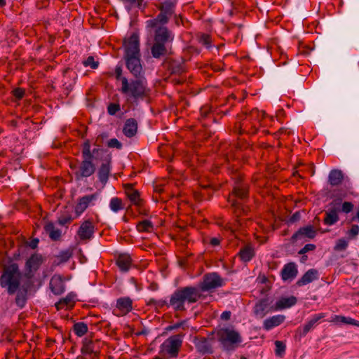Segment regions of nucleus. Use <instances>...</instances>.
<instances>
[{
  "label": "nucleus",
  "mask_w": 359,
  "mask_h": 359,
  "mask_svg": "<svg viewBox=\"0 0 359 359\" xmlns=\"http://www.w3.org/2000/svg\"><path fill=\"white\" fill-rule=\"evenodd\" d=\"M81 154L83 160L74 172L77 180L88 177L95 173L96 167L93 160L102 159L104 150L100 148H94L91 150L90 141L87 140L83 144Z\"/></svg>",
  "instance_id": "f257e3e1"
},
{
  "label": "nucleus",
  "mask_w": 359,
  "mask_h": 359,
  "mask_svg": "<svg viewBox=\"0 0 359 359\" xmlns=\"http://www.w3.org/2000/svg\"><path fill=\"white\" fill-rule=\"evenodd\" d=\"M201 297L199 288L184 287L175 291L170 297L168 305L172 306L175 311H184L185 310V303H196Z\"/></svg>",
  "instance_id": "f03ea898"
},
{
  "label": "nucleus",
  "mask_w": 359,
  "mask_h": 359,
  "mask_svg": "<svg viewBox=\"0 0 359 359\" xmlns=\"http://www.w3.org/2000/svg\"><path fill=\"white\" fill-rule=\"evenodd\" d=\"M120 90L123 95L134 100L142 99L149 93L147 81L143 77L136 78L135 80L130 81L126 77H123Z\"/></svg>",
  "instance_id": "7ed1b4c3"
},
{
  "label": "nucleus",
  "mask_w": 359,
  "mask_h": 359,
  "mask_svg": "<svg viewBox=\"0 0 359 359\" xmlns=\"http://www.w3.org/2000/svg\"><path fill=\"white\" fill-rule=\"evenodd\" d=\"M21 273L16 264H12L4 268L0 278V285L6 288L9 294H13L19 289Z\"/></svg>",
  "instance_id": "20e7f679"
},
{
  "label": "nucleus",
  "mask_w": 359,
  "mask_h": 359,
  "mask_svg": "<svg viewBox=\"0 0 359 359\" xmlns=\"http://www.w3.org/2000/svg\"><path fill=\"white\" fill-rule=\"evenodd\" d=\"M217 340L226 351H233L242 342V338L238 331L232 327H225L217 331Z\"/></svg>",
  "instance_id": "39448f33"
},
{
  "label": "nucleus",
  "mask_w": 359,
  "mask_h": 359,
  "mask_svg": "<svg viewBox=\"0 0 359 359\" xmlns=\"http://www.w3.org/2000/svg\"><path fill=\"white\" fill-rule=\"evenodd\" d=\"M124 57L140 56L139 35L133 33L131 36L124 39Z\"/></svg>",
  "instance_id": "423d86ee"
},
{
  "label": "nucleus",
  "mask_w": 359,
  "mask_h": 359,
  "mask_svg": "<svg viewBox=\"0 0 359 359\" xmlns=\"http://www.w3.org/2000/svg\"><path fill=\"white\" fill-rule=\"evenodd\" d=\"M182 344V336L175 335L169 337L163 344V351L171 357H176Z\"/></svg>",
  "instance_id": "0eeeda50"
},
{
  "label": "nucleus",
  "mask_w": 359,
  "mask_h": 359,
  "mask_svg": "<svg viewBox=\"0 0 359 359\" xmlns=\"http://www.w3.org/2000/svg\"><path fill=\"white\" fill-rule=\"evenodd\" d=\"M223 284L224 282L222 278L217 273H212L204 276L203 281L198 288L200 289L201 293V292L209 291L221 287Z\"/></svg>",
  "instance_id": "6e6552de"
},
{
  "label": "nucleus",
  "mask_w": 359,
  "mask_h": 359,
  "mask_svg": "<svg viewBox=\"0 0 359 359\" xmlns=\"http://www.w3.org/2000/svg\"><path fill=\"white\" fill-rule=\"evenodd\" d=\"M329 206L328 210L325 212L323 222L326 225L332 226L336 224L339 219L338 213L340 212L341 202L334 200L330 203Z\"/></svg>",
  "instance_id": "1a4fd4ad"
},
{
  "label": "nucleus",
  "mask_w": 359,
  "mask_h": 359,
  "mask_svg": "<svg viewBox=\"0 0 359 359\" xmlns=\"http://www.w3.org/2000/svg\"><path fill=\"white\" fill-rule=\"evenodd\" d=\"M126 67L133 76L135 78H142L144 75L143 68L141 64L140 56L124 57Z\"/></svg>",
  "instance_id": "9d476101"
},
{
  "label": "nucleus",
  "mask_w": 359,
  "mask_h": 359,
  "mask_svg": "<svg viewBox=\"0 0 359 359\" xmlns=\"http://www.w3.org/2000/svg\"><path fill=\"white\" fill-rule=\"evenodd\" d=\"M95 225L91 219L83 221L77 231V236L81 241H89L93 237Z\"/></svg>",
  "instance_id": "9b49d317"
},
{
  "label": "nucleus",
  "mask_w": 359,
  "mask_h": 359,
  "mask_svg": "<svg viewBox=\"0 0 359 359\" xmlns=\"http://www.w3.org/2000/svg\"><path fill=\"white\" fill-rule=\"evenodd\" d=\"M198 352L202 354L212 353V339L195 337L193 341Z\"/></svg>",
  "instance_id": "f8f14e48"
},
{
  "label": "nucleus",
  "mask_w": 359,
  "mask_h": 359,
  "mask_svg": "<svg viewBox=\"0 0 359 359\" xmlns=\"http://www.w3.org/2000/svg\"><path fill=\"white\" fill-rule=\"evenodd\" d=\"M173 35L167 27L160 25L155 31L154 41L168 45L173 40Z\"/></svg>",
  "instance_id": "ddd939ff"
},
{
  "label": "nucleus",
  "mask_w": 359,
  "mask_h": 359,
  "mask_svg": "<svg viewBox=\"0 0 359 359\" xmlns=\"http://www.w3.org/2000/svg\"><path fill=\"white\" fill-rule=\"evenodd\" d=\"M98 197L97 194L86 195L80 198L77 204L75 206V213L77 216L81 215L92 203L93 201L97 200Z\"/></svg>",
  "instance_id": "4468645a"
},
{
  "label": "nucleus",
  "mask_w": 359,
  "mask_h": 359,
  "mask_svg": "<svg viewBox=\"0 0 359 359\" xmlns=\"http://www.w3.org/2000/svg\"><path fill=\"white\" fill-rule=\"evenodd\" d=\"M49 287L51 292L55 295L62 294L65 290V285L62 277L55 274L50 279Z\"/></svg>",
  "instance_id": "2eb2a0df"
},
{
  "label": "nucleus",
  "mask_w": 359,
  "mask_h": 359,
  "mask_svg": "<svg viewBox=\"0 0 359 359\" xmlns=\"http://www.w3.org/2000/svg\"><path fill=\"white\" fill-rule=\"evenodd\" d=\"M315 236L316 231L314 227L311 225H309L299 229L294 234H293L292 240L293 242H297L306 238H313Z\"/></svg>",
  "instance_id": "dca6fc26"
},
{
  "label": "nucleus",
  "mask_w": 359,
  "mask_h": 359,
  "mask_svg": "<svg viewBox=\"0 0 359 359\" xmlns=\"http://www.w3.org/2000/svg\"><path fill=\"white\" fill-rule=\"evenodd\" d=\"M270 311V302L266 298L257 302L254 306V313L259 318H264Z\"/></svg>",
  "instance_id": "f3484780"
},
{
  "label": "nucleus",
  "mask_w": 359,
  "mask_h": 359,
  "mask_svg": "<svg viewBox=\"0 0 359 359\" xmlns=\"http://www.w3.org/2000/svg\"><path fill=\"white\" fill-rule=\"evenodd\" d=\"M110 173V157L107 156L98 170L97 176L102 184H105Z\"/></svg>",
  "instance_id": "a211bd4d"
},
{
  "label": "nucleus",
  "mask_w": 359,
  "mask_h": 359,
  "mask_svg": "<svg viewBox=\"0 0 359 359\" xmlns=\"http://www.w3.org/2000/svg\"><path fill=\"white\" fill-rule=\"evenodd\" d=\"M298 271L294 263L285 264L281 271V277L283 280H293L297 275Z\"/></svg>",
  "instance_id": "6ab92c4d"
},
{
  "label": "nucleus",
  "mask_w": 359,
  "mask_h": 359,
  "mask_svg": "<svg viewBox=\"0 0 359 359\" xmlns=\"http://www.w3.org/2000/svg\"><path fill=\"white\" fill-rule=\"evenodd\" d=\"M324 317L325 315L323 313H319L313 316L312 318L308 321L302 328L299 327L297 332H299L302 336H305L311 329L316 326L317 323Z\"/></svg>",
  "instance_id": "aec40b11"
},
{
  "label": "nucleus",
  "mask_w": 359,
  "mask_h": 359,
  "mask_svg": "<svg viewBox=\"0 0 359 359\" xmlns=\"http://www.w3.org/2000/svg\"><path fill=\"white\" fill-rule=\"evenodd\" d=\"M285 316L283 315H276L271 318L266 319L264 321L263 327L266 330H270L272 328L280 325L284 322Z\"/></svg>",
  "instance_id": "412c9836"
},
{
  "label": "nucleus",
  "mask_w": 359,
  "mask_h": 359,
  "mask_svg": "<svg viewBox=\"0 0 359 359\" xmlns=\"http://www.w3.org/2000/svg\"><path fill=\"white\" fill-rule=\"evenodd\" d=\"M318 278V271L313 269L307 271L303 276L297 282L298 286L307 285Z\"/></svg>",
  "instance_id": "4be33fe9"
},
{
  "label": "nucleus",
  "mask_w": 359,
  "mask_h": 359,
  "mask_svg": "<svg viewBox=\"0 0 359 359\" xmlns=\"http://www.w3.org/2000/svg\"><path fill=\"white\" fill-rule=\"evenodd\" d=\"M297 303V298L294 296L289 297H283L276 302L274 311L282 310L287 308H290Z\"/></svg>",
  "instance_id": "5701e85b"
},
{
  "label": "nucleus",
  "mask_w": 359,
  "mask_h": 359,
  "mask_svg": "<svg viewBox=\"0 0 359 359\" xmlns=\"http://www.w3.org/2000/svg\"><path fill=\"white\" fill-rule=\"evenodd\" d=\"M132 300L129 297H121L116 301V307L122 314H126L132 310Z\"/></svg>",
  "instance_id": "b1692460"
},
{
  "label": "nucleus",
  "mask_w": 359,
  "mask_h": 359,
  "mask_svg": "<svg viewBox=\"0 0 359 359\" xmlns=\"http://www.w3.org/2000/svg\"><path fill=\"white\" fill-rule=\"evenodd\" d=\"M137 130V123L134 118L128 119L124 125L123 132L128 137L134 136Z\"/></svg>",
  "instance_id": "393cba45"
},
{
  "label": "nucleus",
  "mask_w": 359,
  "mask_h": 359,
  "mask_svg": "<svg viewBox=\"0 0 359 359\" xmlns=\"http://www.w3.org/2000/svg\"><path fill=\"white\" fill-rule=\"evenodd\" d=\"M126 194L129 200L135 205H141V198L138 191L133 189L131 184H128L126 187Z\"/></svg>",
  "instance_id": "a878e982"
},
{
  "label": "nucleus",
  "mask_w": 359,
  "mask_h": 359,
  "mask_svg": "<svg viewBox=\"0 0 359 359\" xmlns=\"http://www.w3.org/2000/svg\"><path fill=\"white\" fill-rule=\"evenodd\" d=\"M151 53L154 58L165 56L168 53L167 45L154 41L151 48Z\"/></svg>",
  "instance_id": "bb28decb"
},
{
  "label": "nucleus",
  "mask_w": 359,
  "mask_h": 359,
  "mask_svg": "<svg viewBox=\"0 0 359 359\" xmlns=\"http://www.w3.org/2000/svg\"><path fill=\"white\" fill-rule=\"evenodd\" d=\"M170 17V16L168 14L161 11V13L157 15V17L155 19L149 20L147 22V26L150 27L157 28L158 27H159L158 25L165 24L168 21Z\"/></svg>",
  "instance_id": "cd10ccee"
},
{
  "label": "nucleus",
  "mask_w": 359,
  "mask_h": 359,
  "mask_svg": "<svg viewBox=\"0 0 359 359\" xmlns=\"http://www.w3.org/2000/svg\"><path fill=\"white\" fill-rule=\"evenodd\" d=\"M44 230L53 241L59 240L62 236V231L57 229L51 222L46 224Z\"/></svg>",
  "instance_id": "c85d7f7f"
},
{
  "label": "nucleus",
  "mask_w": 359,
  "mask_h": 359,
  "mask_svg": "<svg viewBox=\"0 0 359 359\" xmlns=\"http://www.w3.org/2000/svg\"><path fill=\"white\" fill-rule=\"evenodd\" d=\"M42 263V257L39 255H33L27 261L26 266L29 272L36 271Z\"/></svg>",
  "instance_id": "c756f323"
},
{
  "label": "nucleus",
  "mask_w": 359,
  "mask_h": 359,
  "mask_svg": "<svg viewBox=\"0 0 359 359\" xmlns=\"http://www.w3.org/2000/svg\"><path fill=\"white\" fill-rule=\"evenodd\" d=\"M116 264L122 271H127L131 265V258L128 255H120L116 260Z\"/></svg>",
  "instance_id": "7c9ffc66"
},
{
  "label": "nucleus",
  "mask_w": 359,
  "mask_h": 359,
  "mask_svg": "<svg viewBox=\"0 0 359 359\" xmlns=\"http://www.w3.org/2000/svg\"><path fill=\"white\" fill-rule=\"evenodd\" d=\"M343 180V174L341 170H332L330 171L328 176L329 183L332 186H337L340 184Z\"/></svg>",
  "instance_id": "2f4dec72"
},
{
  "label": "nucleus",
  "mask_w": 359,
  "mask_h": 359,
  "mask_svg": "<svg viewBox=\"0 0 359 359\" xmlns=\"http://www.w3.org/2000/svg\"><path fill=\"white\" fill-rule=\"evenodd\" d=\"M81 351L84 354L95 353L96 355L97 350L95 347V343L88 338H85L83 341Z\"/></svg>",
  "instance_id": "473e14b6"
},
{
  "label": "nucleus",
  "mask_w": 359,
  "mask_h": 359,
  "mask_svg": "<svg viewBox=\"0 0 359 359\" xmlns=\"http://www.w3.org/2000/svg\"><path fill=\"white\" fill-rule=\"evenodd\" d=\"M75 295L72 293L68 294L65 298L61 299L55 304V307L57 310L62 309L64 306H73L74 302Z\"/></svg>",
  "instance_id": "72a5a7b5"
},
{
  "label": "nucleus",
  "mask_w": 359,
  "mask_h": 359,
  "mask_svg": "<svg viewBox=\"0 0 359 359\" xmlns=\"http://www.w3.org/2000/svg\"><path fill=\"white\" fill-rule=\"evenodd\" d=\"M233 196L240 199L245 198L248 196V188L246 185L242 183H237L233 188L232 196Z\"/></svg>",
  "instance_id": "f704fd0d"
},
{
  "label": "nucleus",
  "mask_w": 359,
  "mask_h": 359,
  "mask_svg": "<svg viewBox=\"0 0 359 359\" xmlns=\"http://www.w3.org/2000/svg\"><path fill=\"white\" fill-rule=\"evenodd\" d=\"M255 255L254 250L250 246H245L238 253L241 259L245 262H249Z\"/></svg>",
  "instance_id": "c9c22d12"
},
{
  "label": "nucleus",
  "mask_w": 359,
  "mask_h": 359,
  "mask_svg": "<svg viewBox=\"0 0 359 359\" xmlns=\"http://www.w3.org/2000/svg\"><path fill=\"white\" fill-rule=\"evenodd\" d=\"M176 3L177 0H167L162 3L160 9L171 16L174 13Z\"/></svg>",
  "instance_id": "e433bc0d"
},
{
  "label": "nucleus",
  "mask_w": 359,
  "mask_h": 359,
  "mask_svg": "<svg viewBox=\"0 0 359 359\" xmlns=\"http://www.w3.org/2000/svg\"><path fill=\"white\" fill-rule=\"evenodd\" d=\"M137 229L140 232H151L154 229V225L151 221L144 219L137 224Z\"/></svg>",
  "instance_id": "4c0bfd02"
},
{
  "label": "nucleus",
  "mask_w": 359,
  "mask_h": 359,
  "mask_svg": "<svg viewBox=\"0 0 359 359\" xmlns=\"http://www.w3.org/2000/svg\"><path fill=\"white\" fill-rule=\"evenodd\" d=\"M17 296L15 298V303L16 304L20 306V308H22L26 303L27 301V290H17Z\"/></svg>",
  "instance_id": "58836bf2"
},
{
  "label": "nucleus",
  "mask_w": 359,
  "mask_h": 359,
  "mask_svg": "<svg viewBox=\"0 0 359 359\" xmlns=\"http://www.w3.org/2000/svg\"><path fill=\"white\" fill-rule=\"evenodd\" d=\"M74 331L78 337H82L88 332V326L83 322L75 323L74 325Z\"/></svg>",
  "instance_id": "ea45409f"
},
{
  "label": "nucleus",
  "mask_w": 359,
  "mask_h": 359,
  "mask_svg": "<svg viewBox=\"0 0 359 359\" xmlns=\"http://www.w3.org/2000/svg\"><path fill=\"white\" fill-rule=\"evenodd\" d=\"M109 207L110 209L115 212H117L124 208L122 201L117 197H114L111 199Z\"/></svg>",
  "instance_id": "a19ab883"
},
{
  "label": "nucleus",
  "mask_w": 359,
  "mask_h": 359,
  "mask_svg": "<svg viewBox=\"0 0 359 359\" xmlns=\"http://www.w3.org/2000/svg\"><path fill=\"white\" fill-rule=\"evenodd\" d=\"M334 320L336 322L341 323L344 324L353 325L359 327V321L355 320L350 317L336 316L334 318Z\"/></svg>",
  "instance_id": "79ce46f5"
},
{
  "label": "nucleus",
  "mask_w": 359,
  "mask_h": 359,
  "mask_svg": "<svg viewBox=\"0 0 359 359\" xmlns=\"http://www.w3.org/2000/svg\"><path fill=\"white\" fill-rule=\"evenodd\" d=\"M199 43L204 46L205 48H209L211 47V38L208 34H202L198 37Z\"/></svg>",
  "instance_id": "37998d69"
},
{
  "label": "nucleus",
  "mask_w": 359,
  "mask_h": 359,
  "mask_svg": "<svg viewBox=\"0 0 359 359\" xmlns=\"http://www.w3.org/2000/svg\"><path fill=\"white\" fill-rule=\"evenodd\" d=\"M348 246V241L345 240L344 238L339 239L336 245L334 246V250L336 251H342L346 250V248Z\"/></svg>",
  "instance_id": "c03bdc74"
},
{
  "label": "nucleus",
  "mask_w": 359,
  "mask_h": 359,
  "mask_svg": "<svg viewBox=\"0 0 359 359\" xmlns=\"http://www.w3.org/2000/svg\"><path fill=\"white\" fill-rule=\"evenodd\" d=\"M85 67H90L92 69H97L98 67V62L95 61L93 56H89L86 60L83 62Z\"/></svg>",
  "instance_id": "a18cd8bd"
},
{
  "label": "nucleus",
  "mask_w": 359,
  "mask_h": 359,
  "mask_svg": "<svg viewBox=\"0 0 359 359\" xmlns=\"http://www.w3.org/2000/svg\"><path fill=\"white\" fill-rule=\"evenodd\" d=\"M276 353L277 355L281 356L285 351V345L280 341H276Z\"/></svg>",
  "instance_id": "49530a36"
},
{
  "label": "nucleus",
  "mask_w": 359,
  "mask_h": 359,
  "mask_svg": "<svg viewBox=\"0 0 359 359\" xmlns=\"http://www.w3.org/2000/svg\"><path fill=\"white\" fill-rule=\"evenodd\" d=\"M72 255V254L70 250H65L62 251L57 257L60 260V262H66L69 259Z\"/></svg>",
  "instance_id": "de8ad7c7"
},
{
  "label": "nucleus",
  "mask_w": 359,
  "mask_h": 359,
  "mask_svg": "<svg viewBox=\"0 0 359 359\" xmlns=\"http://www.w3.org/2000/svg\"><path fill=\"white\" fill-rule=\"evenodd\" d=\"M120 110V105L116 103H111L107 107V111L110 115H114Z\"/></svg>",
  "instance_id": "09e8293b"
},
{
  "label": "nucleus",
  "mask_w": 359,
  "mask_h": 359,
  "mask_svg": "<svg viewBox=\"0 0 359 359\" xmlns=\"http://www.w3.org/2000/svg\"><path fill=\"white\" fill-rule=\"evenodd\" d=\"M107 146L110 148L121 149L122 144L116 138L109 140L107 142Z\"/></svg>",
  "instance_id": "8fccbe9b"
},
{
  "label": "nucleus",
  "mask_w": 359,
  "mask_h": 359,
  "mask_svg": "<svg viewBox=\"0 0 359 359\" xmlns=\"http://www.w3.org/2000/svg\"><path fill=\"white\" fill-rule=\"evenodd\" d=\"M72 221V217L70 215H62L58 218V223L62 226L69 224Z\"/></svg>",
  "instance_id": "3c124183"
},
{
  "label": "nucleus",
  "mask_w": 359,
  "mask_h": 359,
  "mask_svg": "<svg viewBox=\"0 0 359 359\" xmlns=\"http://www.w3.org/2000/svg\"><path fill=\"white\" fill-rule=\"evenodd\" d=\"M353 208V205L351 202H344L341 205L340 210L345 213L350 212Z\"/></svg>",
  "instance_id": "603ef678"
},
{
  "label": "nucleus",
  "mask_w": 359,
  "mask_h": 359,
  "mask_svg": "<svg viewBox=\"0 0 359 359\" xmlns=\"http://www.w3.org/2000/svg\"><path fill=\"white\" fill-rule=\"evenodd\" d=\"M316 249V245L313 244H306L304 247L301 249L299 252V254L303 255L309 251H313Z\"/></svg>",
  "instance_id": "864d4df0"
},
{
  "label": "nucleus",
  "mask_w": 359,
  "mask_h": 359,
  "mask_svg": "<svg viewBox=\"0 0 359 359\" xmlns=\"http://www.w3.org/2000/svg\"><path fill=\"white\" fill-rule=\"evenodd\" d=\"M359 233V226L353 225L351 229L348 231V235L352 238L356 236Z\"/></svg>",
  "instance_id": "5fc2aeb1"
},
{
  "label": "nucleus",
  "mask_w": 359,
  "mask_h": 359,
  "mask_svg": "<svg viewBox=\"0 0 359 359\" xmlns=\"http://www.w3.org/2000/svg\"><path fill=\"white\" fill-rule=\"evenodd\" d=\"M251 116L254 118L256 117L257 120L259 121L261 118H262L264 116V111H259L257 109H254L251 112Z\"/></svg>",
  "instance_id": "6e6d98bb"
},
{
  "label": "nucleus",
  "mask_w": 359,
  "mask_h": 359,
  "mask_svg": "<svg viewBox=\"0 0 359 359\" xmlns=\"http://www.w3.org/2000/svg\"><path fill=\"white\" fill-rule=\"evenodd\" d=\"M25 94V91L21 88H17L13 90L14 96L18 99H21Z\"/></svg>",
  "instance_id": "4d7b16f0"
},
{
  "label": "nucleus",
  "mask_w": 359,
  "mask_h": 359,
  "mask_svg": "<svg viewBox=\"0 0 359 359\" xmlns=\"http://www.w3.org/2000/svg\"><path fill=\"white\" fill-rule=\"evenodd\" d=\"M123 1L129 3L131 6L140 7L143 0H123Z\"/></svg>",
  "instance_id": "13d9d810"
},
{
  "label": "nucleus",
  "mask_w": 359,
  "mask_h": 359,
  "mask_svg": "<svg viewBox=\"0 0 359 359\" xmlns=\"http://www.w3.org/2000/svg\"><path fill=\"white\" fill-rule=\"evenodd\" d=\"M116 78L118 80H121L122 81V79L124 76H122V69L121 67H116L115 69Z\"/></svg>",
  "instance_id": "bf43d9fd"
},
{
  "label": "nucleus",
  "mask_w": 359,
  "mask_h": 359,
  "mask_svg": "<svg viewBox=\"0 0 359 359\" xmlns=\"http://www.w3.org/2000/svg\"><path fill=\"white\" fill-rule=\"evenodd\" d=\"M167 304H168L165 300H163V299L157 300V302H156L155 308L156 309L162 308Z\"/></svg>",
  "instance_id": "052dcab7"
},
{
  "label": "nucleus",
  "mask_w": 359,
  "mask_h": 359,
  "mask_svg": "<svg viewBox=\"0 0 359 359\" xmlns=\"http://www.w3.org/2000/svg\"><path fill=\"white\" fill-rule=\"evenodd\" d=\"M231 315V313L230 311H224L221 315V318L224 320H228L230 319Z\"/></svg>",
  "instance_id": "680f3d73"
},
{
  "label": "nucleus",
  "mask_w": 359,
  "mask_h": 359,
  "mask_svg": "<svg viewBox=\"0 0 359 359\" xmlns=\"http://www.w3.org/2000/svg\"><path fill=\"white\" fill-rule=\"evenodd\" d=\"M219 243H220V241L217 238H212L210 239V243L212 246H217L219 244Z\"/></svg>",
  "instance_id": "e2e57ef3"
},
{
  "label": "nucleus",
  "mask_w": 359,
  "mask_h": 359,
  "mask_svg": "<svg viewBox=\"0 0 359 359\" xmlns=\"http://www.w3.org/2000/svg\"><path fill=\"white\" fill-rule=\"evenodd\" d=\"M38 243H39V240L38 239H34L33 241H31V243H29V246L32 248V249H34L35 248H36L37 245H38Z\"/></svg>",
  "instance_id": "0e129e2a"
},
{
  "label": "nucleus",
  "mask_w": 359,
  "mask_h": 359,
  "mask_svg": "<svg viewBox=\"0 0 359 359\" xmlns=\"http://www.w3.org/2000/svg\"><path fill=\"white\" fill-rule=\"evenodd\" d=\"M299 216H300V215H299V213H298V212L294 213V214L291 217V218H290V221H291V222H294L297 221V220L299 219Z\"/></svg>",
  "instance_id": "69168bd1"
},
{
  "label": "nucleus",
  "mask_w": 359,
  "mask_h": 359,
  "mask_svg": "<svg viewBox=\"0 0 359 359\" xmlns=\"http://www.w3.org/2000/svg\"><path fill=\"white\" fill-rule=\"evenodd\" d=\"M157 302V300L154 299H150L148 302H147V304L148 305H150V306H154L156 305V302Z\"/></svg>",
  "instance_id": "338daca9"
},
{
  "label": "nucleus",
  "mask_w": 359,
  "mask_h": 359,
  "mask_svg": "<svg viewBox=\"0 0 359 359\" xmlns=\"http://www.w3.org/2000/svg\"><path fill=\"white\" fill-rule=\"evenodd\" d=\"M354 219H357L359 222V210L357 212V214Z\"/></svg>",
  "instance_id": "774afa93"
}]
</instances>
